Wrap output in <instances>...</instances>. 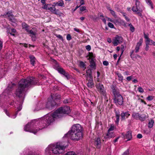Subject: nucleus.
I'll return each instance as SVG.
<instances>
[{
  "label": "nucleus",
  "instance_id": "14",
  "mask_svg": "<svg viewBox=\"0 0 155 155\" xmlns=\"http://www.w3.org/2000/svg\"><path fill=\"white\" fill-rule=\"evenodd\" d=\"M93 57V53H89L88 58V59H90V66L91 68L95 69V64Z\"/></svg>",
  "mask_w": 155,
  "mask_h": 155
},
{
  "label": "nucleus",
  "instance_id": "51",
  "mask_svg": "<svg viewBox=\"0 0 155 155\" xmlns=\"http://www.w3.org/2000/svg\"><path fill=\"white\" fill-rule=\"evenodd\" d=\"M103 64L105 66H107L108 65L109 63L108 61H104L103 62Z\"/></svg>",
  "mask_w": 155,
  "mask_h": 155
},
{
  "label": "nucleus",
  "instance_id": "26",
  "mask_svg": "<svg viewBox=\"0 0 155 155\" xmlns=\"http://www.w3.org/2000/svg\"><path fill=\"white\" fill-rule=\"evenodd\" d=\"M139 114L137 113H133L132 114V117L134 119L138 120L139 119Z\"/></svg>",
  "mask_w": 155,
  "mask_h": 155
},
{
  "label": "nucleus",
  "instance_id": "12",
  "mask_svg": "<svg viewBox=\"0 0 155 155\" xmlns=\"http://www.w3.org/2000/svg\"><path fill=\"white\" fill-rule=\"evenodd\" d=\"M114 102L119 105H121L123 103V99L122 96L120 94L114 97Z\"/></svg>",
  "mask_w": 155,
  "mask_h": 155
},
{
  "label": "nucleus",
  "instance_id": "46",
  "mask_svg": "<svg viewBox=\"0 0 155 155\" xmlns=\"http://www.w3.org/2000/svg\"><path fill=\"white\" fill-rule=\"evenodd\" d=\"M67 39L69 41L71 39V37L70 34H68L67 36Z\"/></svg>",
  "mask_w": 155,
  "mask_h": 155
},
{
  "label": "nucleus",
  "instance_id": "62",
  "mask_svg": "<svg viewBox=\"0 0 155 155\" xmlns=\"http://www.w3.org/2000/svg\"><path fill=\"white\" fill-rule=\"evenodd\" d=\"M107 41L109 43H110L112 41H111V39L110 38H108L107 39Z\"/></svg>",
  "mask_w": 155,
  "mask_h": 155
},
{
  "label": "nucleus",
  "instance_id": "49",
  "mask_svg": "<svg viewBox=\"0 0 155 155\" xmlns=\"http://www.w3.org/2000/svg\"><path fill=\"white\" fill-rule=\"evenodd\" d=\"M44 6L42 7V8L44 9H47L48 4H44L43 5Z\"/></svg>",
  "mask_w": 155,
  "mask_h": 155
},
{
  "label": "nucleus",
  "instance_id": "28",
  "mask_svg": "<svg viewBox=\"0 0 155 155\" xmlns=\"http://www.w3.org/2000/svg\"><path fill=\"white\" fill-rule=\"evenodd\" d=\"M34 28H32L31 30H29V31H27L29 34H30V35H36V32L35 31H34Z\"/></svg>",
  "mask_w": 155,
  "mask_h": 155
},
{
  "label": "nucleus",
  "instance_id": "4",
  "mask_svg": "<svg viewBox=\"0 0 155 155\" xmlns=\"http://www.w3.org/2000/svg\"><path fill=\"white\" fill-rule=\"evenodd\" d=\"M53 62L54 68L57 70L60 74L64 75L68 79L69 76L68 73L66 72L61 67H60L57 61L54 60H52Z\"/></svg>",
  "mask_w": 155,
  "mask_h": 155
},
{
  "label": "nucleus",
  "instance_id": "37",
  "mask_svg": "<svg viewBox=\"0 0 155 155\" xmlns=\"http://www.w3.org/2000/svg\"><path fill=\"white\" fill-rule=\"evenodd\" d=\"M115 128V127L114 125L112 124L110 128L108 129V131L112 132V131L114 130Z\"/></svg>",
  "mask_w": 155,
  "mask_h": 155
},
{
  "label": "nucleus",
  "instance_id": "22",
  "mask_svg": "<svg viewBox=\"0 0 155 155\" xmlns=\"http://www.w3.org/2000/svg\"><path fill=\"white\" fill-rule=\"evenodd\" d=\"M108 10H109L111 14L112 15V16L115 18H117V15H116L115 12L111 9L109 7L107 8Z\"/></svg>",
  "mask_w": 155,
  "mask_h": 155
},
{
  "label": "nucleus",
  "instance_id": "21",
  "mask_svg": "<svg viewBox=\"0 0 155 155\" xmlns=\"http://www.w3.org/2000/svg\"><path fill=\"white\" fill-rule=\"evenodd\" d=\"M7 15L9 17H12V18H10V20L13 23H15L16 21V20L13 17V15L11 12H8L7 13Z\"/></svg>",
  "mask_w": 155,
  "mask_h": 155
},
{
  "label": "nucleus",
  "instance_id": "16",
  "mask_svg": "<svg viewBox=\"0 0 155 155\" xmlns=\"http://www.w3.org/2000/svg\"><path fill=\"white\" fill-rule=\"evenodd\" d=\"M114 137H115V135L113 132L107 131V133L104 136V138L106 139H108Z\"/></svg>",
  "mask_w": 155,
  "mask_h": 155
},
{
  "label": "nucleus",
  "instance_id": "50",
  "mask_svg": "<svg viewBox=\"0 0 155 155\" xmlns=\"http://www.w3.org/2000/svg\"><path fill=\"white\" fill-rule=\"evenodd\" d=\"M80 66L84 68L85 67V64L82 61H81L80 62Z\"/></svg>",
  "mask_w": 155,
  "mask_h": 155
},
{
  "label": "nucleus",
  "instance_id": "31",
  "mask_svg": "<svg viewBox=\"0 0 155 155\" xmlns=\"http://www.w3.org/2000/svg\"><path fill=\"white\" fill-rule=\"evenodd\" d=\"M154 121L153 120H151L148 123V127L149 128H152L153 125Z\"/></svg>",
  "mask_w": 155,
  "mask_h": 155
},
{
  "label": "nucleus",
  "instance_id": "59",
  "mask_svg": "<svg viewBox=\"0 0 155 155\" xmlns=\"http://www.w3.org/2000/svg\"><path fill=\"white\" fill-rule=\"evenodd\" d=\"M135 58H140V59H141L142 58V57L141 56L138 55H137L136 56H135Z\"/></svg>",
  "mask_w": 155,
  "mask_h": 155
},
{
  "label": "nucleus",
  "instance_id": "3",
  "mask_svg": "<svg viewBox=\"0 0 155 155\" xmlns=\"http://www.w3.org/2000/svg\"><path fill=\"white\" fill-rule=\"evenodd\" d=\"M71 112L69 107L65 106L61 107L56 110L52 114L53 118H59L64 114H68Z\"/></svg>",
  "mask_w": 155,
  "mask_h": 155
},
{
  "label": "nucleus",
  "instance_id": "54",
  "mask_svg": "<svg viewBox=\"0 0 155 155\" xmlns=\"http://www.w3.org/2000/svg\"><path fill=\"white\" fill-rule=\"evenodd\" d=\"M144 37L146 39V40H149V39L148 38V37L147 35H146L145 34H144Z\"/></svg>",
  "mask_w": 155,
  "mask_h": 155
},
{
  "label": "nucleus",
  "instance_id": "13",
  "mask_svg": "<svg viewBox=\"0 0 155 155\" xmlns=\"http://www.w3.org/2000/svg\"><path fill=\"white\" fill-rule=\"evenodd\" d=\"M10 92L11 91L9 90V88H7L2 94L1 99H7L9 97L8 95L10 94Z\"/></svg>",
  "mask_w": 155,
  "mask_h": 155
},
{
  "label": "nucleus",
  "instance_id": "15",
  "mask_svg": "<svg viewBox=\"0 0 155 155\" xmlns=\"http://www.w3.org/2000/svg\"><path fill=\"white\" fill-rule=\"evenodd\" d=\"M143 42V39L140 38L139 41L137 43L135 48V52L136 53H137L139 51L140 47L141 46Z\"/></svg>",
  "mask_w": 155,
  "mask_h": 155
},
{
  "label": "nucleus",
  "instance_id": "57",
  "mask_svg": "<svg viewBox=\"0 0 155 155\" xmlns=\"http://www.w3.org/2000/svg\"><path fill=\"white\" fill-rule=\"evenodd\" d=\"M149 49V46L148 45H146V46L145 48V49L146 51H147Z\"/></svg>",
  "mask_w": 155,
  "mask_h": 155
},
{
  "label": "nucleus",
  "instance_id": "47",
  "mask_svg": "<svg viewBox=\"0 0 155 155\" xmlns=\"http://www.w3.org/2000/svg\"><path fill=\"white\" fill-rule=\"evenodd\" d=\"M86 48L88 51H89L91 49V47L90 45H87L86 46Z\"/></svg>",
  "mask_w": 155,
  "mask_h": 155
},
{
  "label": "nucleus",
  "instance_id": "64",
  "mask_svg": "<svg viewBox=\"0 0 155 155\" xmlns=\"http://www.w3.org/2000/svg\"><path fill=\"white\" fill-rule=\"evenodd\" d=\"M125 18L127 21H130V19L127 16H125Z\"/></svg>",
  "mask_w": 155,
  "mask_h": 155
},
{
  "label": "nucleus",
  "instance_id": "52",
  "mask_svg": "<svg viewBox=\"0 0 155 155\" xmlns=\"http://www.w3.org/2000/svg\"><path fill=\"white\" fill-rule=\"evenodd\" d=\"M112 22L116 25L119 23V21L117 20H113V22Z\"/></svg>",
  "mask_w": 155,
  "mask_h": 155
},
{
  "label": "nucleus",
  "instance_id": "30",
  "mask_svg": "<svg viewBox=\"0 0 155 155\" xmlns=\"http://www.w3.org/2000/svg\"><path fill=\"white\" fill-rule=\"evenodd\" d=\"M116 116V123H118L119 121V116L120 114H119L117 112H116L115 113Z\"/></svg>",
  "mask_w": 155,
  "mask_h": 155
},
{
  "label": "nucleus",
  "instance_id": "1",
  "mask_svg": "<svg viewBox=\"0 0 155 155\" xmlns=\"http://www.w3.org/2000/svg\"><path fill=\"white\" fill-rule=\"evenodd\" d=\"M38 82L37 79L32 77H28L26 79H22L19 82L15 94L20 99V105L18 107V111L20 110L21 108V103L23 101L25 97V89L30 87L31 85L36 84Z\"/></svg>",
  "mask_w": 155,
  "mask_h": 155
},
{
  "label": "nucleus",
  "instance_id": "60",
  "mask_svg": "<svg viewBox=\"0 0 155 155\" xmlns=\"http://www.w3.org/2000/svg\"><path fill=\"white\" fill-rule=\"evenodd\" d=\"M134 52V50L132 51L131 52V54H130V57H131L132 58H133V59H134V57L133 56V55L132 54Z\"/></svg>",
  "mask_w": 155,
  "mask_h": 155
},
{
  "label": "nucleus",
  "instance_id": "41",
  "mask_svg": "<svg viewBox=\"0 0 155 155\" xmlns=\"http://www.w3.org/2000/svg\"><path fill=\"white\" fill-rule=\"evenodd\" d=\"M31 36L32 40L33 41H35L36 39V38L35 36V35H30Z\"/></svg>",
  "mask_w": 155,
  "mask_h": 155
},
{
  "label": "nucleus",
  "instance_id": "34",
  "mask_svg": "<svg viewBox=\"0 0 155 155\" xmlns=\"http://www.w3.org/2000/svg\"><path fill=\"white\" fill-rule=\"evenodd\" d=\"M64 155H76L75 153L73 151H70L67 152Z\"/></svg>",
  "mask_w": 155,
  "mask_h": 155
},
{
  "label": "nucleus",
  "instance_id": "5",
  "mask_svg": "<svg viewBox=\"0 0 155 155\" xmlns=\"http://www.w3.org/2000/svg\"><path fill=\"white\" fill-rule=\"evenodd\" d=\"M65 148V145L62 143H57L54 148L52 149V151L55 154H59L63 153Z\"/></svg>",
  "mask_w": 155,
  "mask_h": 155
},
{
  "label": "nucleus",
  "instance_id": "32",
  "mask_svg": "<svg viewBox=\"0 0 155 155\" xmlns=\"http://www.w3.org/2000/svg\"><path fill=\"white\" fill-rule=\"evenodd\" d=\"M55 5H52V7H50L49 8V10L53 13L55 11V10L56 9L55 7Z\"/></svg>",
  "mask_w": 155,
  "mask_h": 155
},
{
  "label": "nucleus",
  "instance_id": "6",
  "mask_svg": "<svg viewBox=\"0 0 155 155\" xmlns=\"http://www.w3.org/2000/svg\"><path fill=\"white\" fill-rule=\"evenodd\" d=\"M85 77L86 80L88 81L87 83L88 87L90 88H92L94 86V83L93 81V77L91 75V71L90 69L87 71Z\"/></svg>",
  "mask_w": 155,
  "mask_h": 155
},
{
  "label": "nucleus",
  "instance_id": "29",
  "mask_svg": "<svg viewBox=\"0 0 155 155\" xmlns=\"http://www.w3.org/2000/svg\"><path fill=\"white\" fill-rule=\"evenodd\" d=\"M116 74L118 76V80L119 81H122L123 79V77L122 75L120 74L118 72H117Z\"/></svg>",
  "mask_w": 155,
  "mask_h": 155
},
{
  "label": "nucleus",
  "instance_id": "8",
  "mask_svg": "<svg viewBox=\"0 0 155 155\" xmlns=\"http://www.w3.org/2000/svg\"><path fill=\"white\" fill-rule=\"evenodd\" d=\"M83 129L82 127L79 124L73 125L71 127L69 131L83 133Z\"/></svg>",
  "mask_w": 155,
  "mask_h": 155
},
{
  "label": "nucleus",
  "instance_id": "39",
  "mask_svg": "<svg viewBox=\"0 0 155 155\" xmlns=\"http://www.w3.org/2000/svg\"><path fill=\"white\" fill-rule=\"evenodd\" d=\"M80 11H85L86 9V7L85 6H82L80 7Z\"/></svg>",
  "mask_w": 155,
  "mask_h": 155
},
{
  "label": "nucleus",
  "instance_id": "63",
  "mask_svg": "<svg viewBox=\"0 0 155 155\" xmlns=\"http://www.w3.org/2000/svg\"><path fill=\"white\" fill-rule=\"evenodd\" d=\"M74 30L75 31H76L78 32H80V31L79 30V29H78V28H74Z\"/></svg>",
  "mask_w": 155,
  "mask_h": 155
},
{
  "label": "nucleus",
  "instance_id": "43",
  "mask_svg": "<svg viewBox=\"0 0 155 155\" xmlns=\"http://www.w3.org/2000/svg\"><path fill=\"white\" fill-rule=\"evenodd\" d=\"M56 36L58 38L60 39L63 40V38L61 35H56Z\"/></svg>",
  "mask_w": 155,
  "mask_h": 155
},
{
  "label": "nucleus",
  "instance_id": "56",
  "mask_svg": "<svg viewBox=\"0 0 155 155\" xmlns=\"http://www.w3.org/2000/svg\"><path fill=\"white\" fill-rule=\"evenodd\" d=\"M2 47V42L0 41V51L1 50Z\"/></svg>",
  "mask_w": 155,
  "mask_h": 155
},
{
  "label": "nucleus",
  "instance_id": "19",
  "mask_svg": "<svg viewBox=\"0 0 155 155\" xmlns=\"http://www.w3.org/2000/svg\"><path fill=\"white\" fill-rule=\"evenodd\" d=\"M124 137V139H127V141L130 140L132 137L131 132L130 131H127Z\"/></svg>",
  "mask_w": 155,
  "mask_h": 155
},
{
  "label": "nucleus",
  "instance_id": "48",
  "mask_svg": "<svg viewBox=\"0 0 155 155\" xmlns=\"http://www.w3.org/2000/svg\"><path fill=\"white\" fill-rule=\"evenodd\" d=\"M56 15H59V12L58 10H56V9L55 10V11L53 13Z\"/></svg>",
  "mask_w": 155,
  "mask_h": 155
},
{
  "label": "nucleus",
  "instance_id": "33",
  "mask_svg": "<svg viewBox=\"0 0 155 155\" xmlns=\"http://www.w3.org/2000/svg\"><path fill=\"white\" fill-rule=\"evenodd\" d=\"M125 46L124 45H121L120 47L121 51V53L120 55V56H121V55L123 54V53L125 50Z\"/></svg>",
  "mask_w": 155,
  "mask_h": 155
},
{
  "label": "nucleus",
  "instance_id": "9",
  "mask_svg": "<svg viewBox=\"0 0 155 155\" xmlns=\"http://www.w3.org/2000/svg\"><path fill=\"white\" fill-rule=\"evenodd\" d=\"M96 87L97 91L100 94L104 96H105L106 94V90L103 86V85L99 83H96Z\"/></svg>",
  "mask_w": 155,
  "mask_h": 155
},
{
  "label": "nucleus",
  "instance_id": "18",
  "mask_svg": "<svg viewBox=\"0 0 155 155\" xmlns=\"http://www.w3.org/2000/svg\"><path fill=\"white\" fill-rule=\"evenodd\" d=\"M130 115V114L128 111L125 112H122L120 114L121 120H125L126 118H127Z\"/></svg>",
  "mask_w": 155,
  "mask_h": 155
},
{
  "label": "nucleus",
  "instance_id": "44",
  "mask_svg": "<svg viewBox=\"0 0 155 155\" xmlns=\"http://www.w3.org/2000/svg\"><path fill=\"white\" fill-rule=\"evenodd\" d=\"M137 101L138 102H140L143 103H144V104H146V102L145 101H144L143 100L141 99H140V98H138V99Z\"/></svg>",
  "mask_w": 155,
  "mask_h": 155
},
{
  "label": "nucleus",
  "instance_id": "11",
  "mask_svg": "<svg viewBox=\"0 0 155 155\" xmlns=\"http://www.w3.org/2000/svg\"><path fill=\"white\" fill-rule=\"evenodd\" d=\"M123 41V38L121 36L116 35L113 39V43L114 46H116L118 44L121 43Z\"/></svg>",
  "mask_w": 155,
  "mask_h": 155
},
{
  "label": "nucleus",
  "instance_id": "61",
  "mask_svg": "<svg viewBox=\"0 0 155 155\" xmlns=\"http://www.w3.org/2000/svg\"><path fill=\"white\" fill-rule=\"evenodd\" d=\"M80 3L81 4V5L84 4V1L83 0H81L80 2Z\"/></svg>",
  "mask_w": 155,
  "mask_h": 155
},
{
  "label": "nucleus",
  "instance_id": "2",
  "mask_svg": "<svg viewBox=\"0 0 155 155\" xmlns=\"http://www.w3.org/2000/svg\"><path fill=\"white\" fill-rule=\"evenodd\" d=\"M48 114L45 115L41 118L39 119V121H41L40 125L43 124V127H40L39 129H35L36 126L37 125L39 122L38 120H34L30 123H28L24 127V130L26 131L35 134L38 131L44 128L47 127L48 126Z\"/></svg>",
  "mask_w": 155,
  "mask_h": 155
},
{
  "label": "nucleus",
  "instance_id": "42",
  "mask_svg": "<svg viewBox=\"0 0 155 155\" xmlns=\"http://www.w3.org/2000/svg\"><path fill=\"white\" fill-rule=\"evenodd\" d=\"M138 91L140 93H143L144 92L143 89L141 87H139L138 88Z\"/></svg>",
  "mask_w": 155,
  "mask_h": 155
},
{
  "label": "nucleus",
  "instance_id": "38",
  "mask_svg": "<svg viewBox=\"0 0 155 155\" xmlns=\"http://www.w3.org/2000/svg\"><path fill=\"white\" fill-rule=\"evenodd\" d=\"M107 25H108V26L110 28H114V25L111 23H110V22L108 23L107 24Z\"/></svg>",
  "mask_w": 155,
  "mask_h": 155
},
{
  "label": "nucleus",
  "instance_id": "36",
  "mask_svg": "<svg viewBox=\"0 0 155 155\" xmlns=\"http://www.w3.org/2000/svg\"><path fill=\"white\" fill-rule=\"evenodd\" d=\"M146 2L148 5H150V6H151L152 8H153V7L152 6V1L151 0H145Z\"/></svg>",
  "mask_w": 155,
  "mask_h": 155
},
{
  "label": "nucleus",
  "instance_id": "24",
  "mask_svg": "<svg viewBox=\"0 0 155 155\" xmlns=\"http://www.w3.org/2000/svg\"><path fill=\"white\" fill-rule=\"evenodd\" d=\"M30 61L31 64L32 65L34 66L35 64L36 61L35 58L33 56H31L30 57Z\"/></svg>",
  "mask_w": 155,
  "mask_h": 155
},
{
  "label": "nucleus",
  "instance_id": "25",
  "mask_svg": "<svg viewBox=\"0 0 155 155\" xmlns=\"http://www.w3.org/2000/svg\"><path fill=\"white\" fill-rule=\"evenodd\" d=\"M112 90V92L114 95V97H115V96L117 95L118 94H120L117 91V89H116L115 87H113Z\"/></svg>",
  "mask_w": 155,
  "mask_h": 155
},
{
  "label": "nucleus",
  "instance_id": "7",
  "mask_svg": "<svg viewBox=\"0 0 155 155\" xmlns=\"http://www.w3.org/2000/svg\"><path fill=\"white\" fill-rule=\"evenodd\" d=\"M66 135H69L71 139L74 141H78L81 139L83 137V133H74L69 131Z\"/></svg>",
  "mask_w": 155,
  "mask_h": 155
},
{
  "label": "nucleus",
  "instance_id": "27",
  "mask_svg": "<svg viewBox=\"0 0 155 155\" xmlns=\"http://www.w3.org/2000/svg\"><path fill=\"white\" fill-rule=\"evenodd\" d=\"M139 119L141 121H144L145 119L146 118V116L145 114H142L140 115L139 114Z\"/></svg>",
  "mask_w": 155,
  "mask_h": 155
},
{
  "label": "nucleus",
  "instance_id": "10",
  "mask_svg": "<svg viewBox=\"0 0 155 155\" xmlns=\"http://www.w3.org/2000/svg\"><path fill=\"white\" fill-rule=\"evenodd\" d=\"M136 6H134L132 8V11L136 12L138 15L141 16L142 14L141 12H142V10L139 7V1H136Z\"/></svg>",
  "mask_w": 155,
  "mask_h": 155
},
{
  "label": "nucleus",
  "instance_id": "45",
  "mask_svg": "<svg viewBox=\"0 0 155 155\" xmlns=\"http://www.w3.org/2000/svg\"><path fill=\"white\" fill-rule=\"evenodd\" d=\"M153 99V97L152 96H148L147 97V99L149 101H151Z\"/></svg>",
  "mask_w": 155,
  "mask_h": 155
},
{
  "label": "nucleus",
  "instance_id": "55",
  "mask_svg": "<svg viewBox=\"0 0 155 155\" xmlns=\"http://www.w3.org/2000/svg\"><path fill=\"white\" fill-rule=\"evenodd\" d=\"M137 137L138 138L140 139L142 137V136L140 134H137Z\"/></svg>",
  "mask_w": 155,
  "mask_h": 155
},
{
  "label": "nucleus",
  "instance_id": "20",
  "mask_svg": "<svg viewBox=\"0 0 155 155\" xmlns=\"http://www.w3.org/2000/svg\"><path fill=\"white\" fill-rule=\"evenodd\" d=\"M54 4L55 6L64 7V4L63 0H60L57 2L54 3Z\"/></svg>",
  "mask_w": 155,
  "mask_h": 155
},
{
  "label": "nucleus",
  "instance_id": "35",
  "mask_svg": "<svg viewBox=\"0 0 155 155\" xmlns=\"http://www.w3.org/2000/svg\"><path fill=\"white\" fill-rule=\"evenodd\" d=\"M129 26L130 27V29L132 32H133L134 31V27L130 23L129 24Z\"/></svg>",
  "mask_w": 155,
  "mask_h": 155
},
{
  "label": "nucleus",
  "instance_id": "53",
  "mask_svg": "<svg viewBox=\"0 0 155 155\" xmlns=\"http://www.w3.org/2000/svg\"><path fill=\"white\" fill-rule=\"evenodd\" d=\"M129 154V151L128 150H127L122 155H128Z\"/></svg>",
  "mask_w": 155,
  "mask_h": 155
},
{
  "label": "nucleus",
  "instance_id": "23",
  "mask_svg": "<svg viewBox=\"0 0 155 155\" xmlns=\"http://www.w3.org/2000/svg\"><path fill=\"white\" fill-rule=\"evenodd\" d=\"M22 26L23 29H24L27 32L29 31V26L25 23H23L22 24Z\"/></svg>",
  "mask_w": 155,
  "mask_h": 155
},
{
  "label": "nucleus",
  "instance_id": "40",
  "mask_svg": "<svg viewBox=\"0 0 155 155\" xmlns=\"http://www.w3.org/2000/svg\"><path fill=\"white\" fill-rule=\"evenodd\" d=\"M151 41V40L150 38L149 39V40H146V45H151V44L150 43V41Z\"/></svg>",
  "mask_w": 155,
  "mask_h": 155
},
{
  "label": "nucleus",
  "instance_id": "17",
  "mask_svg": "<svg viewBox=\"0 0 155 155\" xmlns=\"http://www.w3.org/2000/svg\"><path fill=\"white\" fill-rule=\"evenodd\" d=\"M94 144L95 146L98 148H100L101 147V139L99 137L95 138L94 142Z\"/></svg>",
  "mask_w": 155,
  "mask_h": 155
},
{
  "label": "nucleus",
  "instance_id": "58",
  "mask_svg": "<svg viewBox=\"0 0 155 155\" xmlns=\"http://www.w3.org/2000/svg\"><path fill=\"white\" fill-rule=\"evenodd\" d=\"M132 79V76H130L129 77H127V79L128 80V81H130Z\"/></svg>",
  "mask_w": 155,
  "mask_h": 155
}]
</instances>
